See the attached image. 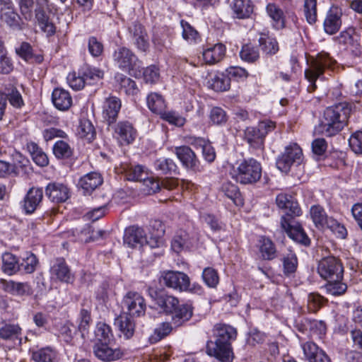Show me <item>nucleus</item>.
<instances>
[{
  "instance_id": "nucleus-1",
  "label": "nucleus",
  "mask_w": 362,
  "mask_h": 362,
  "mask_svg": "<svg viewBox=\"0 0 362 362\" xmlns=\"http://www.w3.org/2000/svg\"><path fill=\"white\" fill-rule=\"evenodd\" d=\"M215 340L206 342V353L221 362H232L233 358L231 341L237 337V330L224 323H217L213 328Z\"/></svg>"
},
{
  "instance_id": "nucleus-2",
  "label": "nucleus",
  "mask_w": 362,
  "mask_h": 362,
  "mask_svg": "<svg viewBox=\"0 0 362 362\" xmlns=\"http://www.w3.org/2000/svg\"><path fill=\"white\" fill-rule=\"evenodd\" d=\"M154 301L163 313L171 315L175 327L184 325L193 315L192 305L189 303L180 304L179 299L173 295L165 292L156 293Z\"/></svg>"
},
{
  "instance_id": "nucleus-3",
  "label": "nucleus",
  "mask_w": 362,
  "mask_h": 362,
  "mask_svg": "<svg viewBox=\"0 0 362 362\" xmlns=\"http://www.w3.org/2000/svg\"><path fill=\"white\" fill-rule=\"evenodd\" d=\"M351 112V105L346 102L327 107L318 131L326 136L337 135L347 125Z\"/></svg>"
},
{
  "instance_id": "nucleus-4",
  "label": "nucleus",
  "mask_w": 362,
  "mask_h": 362,
  "mask_svg": "<svg viewBox=\"0 0 362 362\" xmlns=\"http://www.w3.org/2000/svg\"><path fill=\"white\" fill-rule=\"evenodd\" d=\"M262 168L256 159L243 160L230 173L233 179L242 185H253L262 177Z\"/></svg>"
},
{
  "instance_id": "nucleus-5",
  "label": "nucleus",
  "mask_w": 362,
  "mask_h": 362,
  "mask_svg": "<svg viewBox=\"0 0 362 362\" xmlns=\"http://www.w3.org/2000/svg\"><path fill=\"white\" fill-rule=\"evenodd\" d=\"M336 63L329 54L325 52L319 53L310 64V66L305 71V77L310 82L308 89L309 92H313L316 90V81L317 78H323L324 72L326 69H332Z\"/></svg>"
},
{
  "instance_id": "nucleus-6",
  "label": "nucleus",
  "mask_w": 362,
  "mask_h": 362,
  "mask_svg": "<svg viewBox=\"0 0 362 362\" xmlns=\"http://www.w3.org/2000/svg\"><path fill=\"white\" fill-rule=\"evenodd\" d=\"M303 160V151L297 144L287 146L284 151L276 158L277 168L283 173H288L293 165H300Z\"/></svg>"
},
{
  "instance_id": "nucleus-7",
  "label": "nucleus",
  "mask_w": 362,
  "mask_h": 362,
  "mask_svg": "<svg viewBox=\"0 0 362 362\" xmlns=\"http://www.w3.org/2000/svg\"><path fill=\"white\" fill-rule=\"evenodd\" d=\"M317 273L325 280L342 279L344 268L341 261L334 256L321 259L317 264Z\"/></svg>"
},
{
  "instance_id": "nucleus-8",
  "label": "nucleus",
  "mask_w": 362,
  "mask_h": 362,
  "mask_svg": "<svg viewBox=\"0 0 362 362\" xmlns=\"http://www.w3.org/2000/svg\"><path fill=\"white\" fill-rule=\"evenodd\" d=\"M160 283L168 288L183 292L189 289V277L182 272L164 271L160 276Z\"/></svg>"
},
{
  "instance_id": "nucleus-9",
  "label": "nucleus",
  "mask_w": 362,
  "mask_h": 362,
  "mask_svg": "<svg viewBox=\"0 0 362 362\" xmlns=\"http://www.w3.org/2000/svg\"><path fill=\"white\" fill-rule=\"evenodd\" d=\"M280 226L291 239L305 246L310 245V238L302 226L295 218L288 219L286 216H281Z\"/></svg>"
},
{
  "instance_id": "nucleus-10",
  "label": "nucleus",
  "mask_w": 362,
  "mask_h": 362,
  "mask_svg": "<svg viewBox=\"0 0 362 362\" xmlns=\"http://www.w3.org/2000/svg\"><path fill=\"white\" fill-rule=\"evenodd\" d=\"M123 307L127 310V315L139 317L144 316L146 310V303L142 295L136 291H128L122 300Z\"/></svg>"
},
{
  "instance_id": "nucleus-11",
  "label": "nucleus",
  "mask_w": 362,
  "mask_h": 362,
  "mask_svg": "<svg viewBox=\"0 0 362 362\" xmlns=\"http://www.w3.org/2000/svg\"><path fill=\"white\" fill-rule=\"evenodd\" d=\"M112 59L119 69L129 73L140 62L134 52L126 47H119L115 49Z\"/></svg>"
},
{
  "instance_id": "nucleus-12",
  "label": "nucleus",
  "mask_w": 362,
  "mask_h": 362,
  "mask_svg": "<svg viewBox=\"0 0 362 362\" xmlns=\"http://www.w3.org/2000/svg\"><path fill=\"white\" fill-rule=\"evenodd\" d=\"M129 37L133 45L141 52H146L149 49L148 33L139 22H133L128 28Z\"/></svg>"
},
{
  "instance_id": "nucleus-13",
  "label": "nucleus",
  "mask_w": 362,
  "mask_h": 362,
  "mask_svg": "<svg viewBox=\"0 0 362 362\" xmlns=\"http://www.w3.org/2000/svg\"><path fill=\"white\" fill-rule=\"evenodd\" d=\"M149 236L141 227L132 226L126 228L124 235V244L132 248L148 245Z\"/></svg>"
},
{
  "instance_id": "nucleus-14",
  "label": "nucleus",
  "mask_w": 362,
  "mask_h": 362,
  "mask_svg": "<svg viewBox=\"0 0 362 362\" xmlns=\"http://www.w3.org/2000/svg\"><path fill=\"white\" fill-rule=\"evenodd\" d=\"M276 203L279 209L285 211V214L282 216H286L288 219L295 218L302 214V210L298 202L290 194L284 193L278 194Z\"/></svg>"
},
{
  "instance_id": "nucleus-15",
  "label": "nucleus",
  "mask_w": 362,
  "mask_h": 362,
  "mask_svg": "<svg viewBox=\"0 0 362 362\" xmlns=\"http://www.w3.org/2000/svg\"><path fill=\"white\" fill-rule=\"evenodd\" d=\"M109 342H97L93 347L95 356L105 362H111L121 358L124 356V351L120 348H112Z\"/></svg>"
},
{
  "instance_id": "nucleus-16",
  "label": "nucleus",
  "mask_w": 362,
  "mask_h": 362,
  "mask_svg": "<svg viewBox=\"0 0 362 362\" xmlns=\"http://www.w3.org/2000/svg\"><path fill=\"white\" fill-rule=\"evenodd\" d=\"M175 154L183 167L194 172H200L202 165L195 153L187 146L175 148Z\"/></svg>"
},
{
  "instance_id": "nucleus-17",
  "label": "nucleus",
  "mask_w": 362,
  "mask_h": 362,
  "mask_svg": "<svg viewBox=\"0 0 362 362\" xmlns=\"http://www.w3.org/2000/svg\"><path fill=\"white\" fill-rule=\"evenodd\" d=\"M113 136L121 145L132 144L136 137V130L128 121H121L114 126Z\"/></svg>"
},
{
  "instance_id": "nucleus-18",
  "label": "nucleus",
  "mask_w": 362,
  "mask_h": 362,
  "mask_svg": "<svg viewBox=\"0 0 362 362\" xmlns=\"http://www.w3.org/2000/svg\"><path fill=\"white\" fill-rule=\"evenodd\" d=\"M45 194L54 203H64L71 195L69 187L62 182H53L45 187Z\"/></svg>"
},
{
  "instance_id": "nucleus-19",
  "label": "nucleus",
  "mask_w": 362,
  "mask_h": 362,
  "mask_svg": "<svg viewBox=\"0 0 362 362\" xmlns=\"http://www.w3.org/2000/svg\"><path fill=\"white\" fill-rule=\"evenodd\" d=\"M50 275L52 279L69 284L74 281V276L64 258L55 259L50 267Z\"/></svg>"
},
{
  "instance_id": "nucleus-20",
  "label": "nucleus",
  "mask_w": 362,
  "mask_h": 362,
  "mask_svg": "<svg viewBox=\"0 0 362 362\" xmlns=\"http://www.w3.org/2000/svg\"><path fill=\"white\" fill-rule=\"evenodd\" d=\"M43 199L42 187H33L26 193L23 202L22 208L26 214H32L40 206Z\"/></svg>"
},
{
  "instance_id": "nucleus-21",
  "label": "nucleus",
  "mask_w": 362,
  "mask_h": 362,
  "mask_svg": "<svg viewBox=\"0 0 362 362\" xmlns=\"http://www.w3.org/2000/svg\"><path fill=\"white\" fill-rule=\"evenodd\" d=\"M1 289L13 296H23L33 294V289L28 282H18L13 280L0 279Z\"/></svg>"
},
{
  "instance_id": "nucleus-22",
  "label": "nucleus",
  "mask_w": 362,
  "mask_h": 362,
  "mask_svg": "<svg viewBox=\"0 0 362 362\" xmlns=\"http://www.w3.org/2000/svg\"><path fill=\"white\" fill-rule=\"evenodd\" d=\"M121 106L120 99L115 96H110L105 99L102 114L103 119L109 125L116 122Z\"/></svg>"
},
{
  "instance_id": "nucleus-23",
  "label": "nucleus",
  "mask_w": 362,
  "mask_h": 362,
  "mask_svg": "<svg viewBox=\"0 0 362 362\" xmlns=\"http://www.w3.org/2000/svg\"><path fill=\"white\" fill-rule=\"evenodd\" d=\"M341 10L338 7H332L327 13L323 23L324 30L329 35L335 34L341 25Z\"/></svg>"
},
{
  "instance_id": "nucleus-24",
  "label": "nucleus",
  "mask_w": 362,
  "mask_h": 362,
  "mask_svg": "<svg viewBox=\"0 0 362 362\" xmlns=\"http://www.w3.org/2000/svg\"><path fill=\"white\" fill-rule=\"evenodd\" d=\"M303 354L309 362H331L329 357L317 344L307 341L302 345Z\"/></svg>"
},
{
  "instance_id": "nucleus-25",
  "label": "nucleus",
  "mask_w": 362,
  "mask_h": 362,
  "mask_svg": "<svg viewBox=\"0 0 362 362\" xmlns=\"http://www.w3.org/2000/svg\"><path fill=\"white\" fill-rule=\"evenodd\" d=\"M36 23L47 37H52L57 32V27L42 8L35 9Z\"/></svg>"
},
{
  "instance_id": "nucleus-26",
  "label": "nucleus",
  "mask_w": 362,
  "mask_h": 362,
  "mask_svg": "<svg viewBox=\"0 0 362 362\" xmlns=\"http://www.w3.org/2000/svg\"><path fill=\"white\" fill-rule=\"evenodd\" d=\"M165 233V227L159 220L152 221L148 228L149 242L151 248H158L163 245V236Z\"/></svg>"
},
{
  "instance_id": "nucleus-27",
  "label": "nucleus",
  "mask_w": 362,
  "mask_h": 362,
  "mask_svg": "<svg viewBox=\"0 0 362 362\" xmlns=\"http://www.w3.org/2000/svg\"><path fill=\"white\" fill-rule=\"evenodd\" d=\"M103 182L101 175L96 172L87 173L81 177L78 181L79 187L85 194H90Z\"/></svg>"
},
{
  "instance_id": "nucleus-28",
  "label": "nucleus",
  "mask_w": 362,
  "mask_h": 362,
  "mask_svg": "<svg viewBox=\"0 0 362 362\" xmlns=\"http://www.w3.org/2000/svg\"><path fill=\"white\" fill-rule=\"evenodd\" d=\"M230 7L233 16L238 19L250 18L254 11V4L251 0H233Z\"/></svg>"
},
{
  "instance_id": "nucleus-29",
  "label": "nucleus",
  "mask_w": 362,
  "mask_h": 362,
  "mask_svg": "<svg viewBox=\"0 0 362 362\" xmlns=\"http://www.w3.org/2000/svg\"><path fill=\"white\" fill-rule=\"evenodd\" d=\"M52 100L54 107L62 111L69 110L72 105V98L69 91L60 88L54 89Z\"/></svg>"
},
{
  "instance_id": "nucleus-30",
  "label": "nucleus",
  "mask_w": 362,
  "mask_h": 362,
  "mask_svg": "<svg viewBox=\"0 0 362 362\" xmlns=\"http://www.w3.org/2000/svg\"><path fill=\"white\" fill-rule=\"evenodd\" d=\"M127 314H122L115 319V325L118 327L119 336L129 339L132 337L135 332V323Z\"/></svg>"
},
{
  "instance_id": "nucleus-31",
  "label": "nucleus",
  "mask_w": 362,
  "mask_h": 362,
  "mask_svg": "<svg viewBox=\"0 0 362 362\" xmlns=\"http://www.w3.org/2000/svg\"><path fill=\"white\" fill-rule=\"evenodd\" d=\"M310 214L314 225L318 229L327 228L329 225V221L333 219V218L327 216L325 209L319 204L310 207Z\"/></svg>"
},
{
  "instance_id": "nucleus-32",
  "label": "nucleus",
  "mask_w": 362,
  "mask_h": 362,
  "mask_svg": "<svg viewBox=\"0 0 362 362\" xmlns=\"http://www.w3.org/2000/svg\"><path fill=\"white\" fill-rule=\"evenodd\" d=\"M226 54V47L221 43H217L208 47L203 52V59L206 64H214L221 61Z\"/></svg>"
},
{
  "instance_id": "nucleus-33",
  "label": "nucleus",
  "mask_w": 362,
  "mask_h": 362,
  "mask_svg": "<svg viewBox=\"0 0 362 362\" xmlns=\"http://www.w3.org/2000/svg\"><path fill=\"white\" fill-rule=\"evenodd\" d=\"M220 192L227 198L230 199L235 206H243L244 199L238 187L235 184H233L230 182H223L220 188Z\"/></svg>"
},
{
  "instance_id": "nucleus-34",
  "label": "nucleus",
  "mask_w": 362,
  "mask_h": 362,
  "mask_svg": "<svg viewBox=\"0 0 362 362\" xmlns=\"http://www.w3.org/2000/svg\"><path fill=\"white\" fill-rule=\"evenodd\" d=\"M266 11L272 18L275 28L279 30L285 27L286 16L279 6L274 3H269L266 7Z\"/></svg>"
},
{
  "instance_id": "nucleus-35",
  "label": "nucleus",
  "mask_w": 362,
  "mask_h": 362,
  "mask_svg": "<svg viewBox=\"0 0 362 362\" xmlns=\"http://www.w3.org/2000/svg\"><path fill=\"white\" fill-rule=\"evenodd\" d=\"M1 269L8 275H13L21 271L19 260L16 255L11 252H4L1 257Z\"/></svg>"
},
{
  "instance_id": "nucleus-36",
  "label": "nucleus",
  "mask_w": 362,
  "mask_h": 362,
  "mask_svg": "<svg viewBox=\"0 0 362 362\" xmlns=\"http://www.w3.org/2000/svg\"><path fill=\"white\" fill-rule=\"evenodd\" d=\"M192 245V242L189 235L183 230L177 231L171 242L172 249L177 253L189 248Z\"/></svg>"
},
{
  "instance_id": "nucleus-37",
  "label": "nucleus",
  "mask_w": 362,
  "mask_h": 362,
  "mask_svg": "<svg viewBox=\"0 0 362 362\" xmlns=\"http://www.w3.org/2000/svg\"><path fill=\"white\" fill-rule=\"evenodd\" d=\"M257 127H248L244 131V140L253 148H262L264 139Z\"/></svg>"
},
{
  "instance_id": "nucleus-38",
  "label": "nucleus",
  "mask_w": 362,
  "mask_h": 362,
  "mask_svg": "<svg viewBox=\"0 0 362 362\" xmlns=\"http://www.w3.org/2000/svg\"><path fill=\"white\" fill-rule=\"evenodd\" d=\"M117 86L127 95H136L139 92L136 82L127 76L117 73L115 76Z\"/></svg>"
},
{
  "instance_id": "nucleus-39",
  "label": "nucleus",
  "mask_w": 362,
  "mask_h": 362,
  "mask_svg": "<svg viewBox=\"0 0 362 362\" xmlns=\"http://www.w3.org/2000/svg\"><path fill=\"white\" fill-rule=\"evenodd\" d=\"M0 18L3 23H5L9 27L13 29H21V18L15 12L13 6L10 7H1Z\"/></svg>"
},
{
  "instance_id": "nucleus-40",
  "label": "nucleus",
  "mask_w": 362,
  "mask_h": 362,
  "mask_svg": "<svg viewBox=\"0 0 362 362\" xmlns=\"http://www.w3.org/2000/svg\"><path fill=\"white\" fill-rule=\"evenodd\" d=\"M146 103L148 109L154 114L159 115L166 109V104L163 97L155 92L149 93L146 97Z\"/></svg>"
},
{
  "instance_id": "nucleus-41",
  "label": "nucleus",
  "mask_w": 362,
  "mask_h": 362,
  "mask_svg": "<svg viewBox=\"0 0 362 362\" xmlns=\"http://www.w3.org/2000/svg\"><path fill=\"white\" fill-rule=\"evenodd\" d=\"M76 134L78 137L88 143L93 141L96 136L95 129L92 122L88 119H83L80 121Z\"/></svg>"
},
{
  "instance_id": "nucleus-42",
  "label": "nucleus",
  "mask_w": 362,
  "mask_h": 362,
  "mask_svg": "<svg viewBox=\"0 0 362 362\" xmlns=\"http://www.w3.org/2000/svg\"><path fill=\"white\" fill-rule=\"evenodd\" d=\"M259 250L262 259L272 260L276 257V249L274 243L268 238L261 237L259 240Z\"/></svg>"
},
{
  "instance_id": "nucleus-43",
  "label": "nucleus",
  "mask_w": 362,
  "mask_h": 362,
  "mask_svg": "<svg viewBox=\"0 0 362 362\" xmlns=\"http://www.w3.org/2000/svg\"><path fill=\"white\" fill-rule=\"evenodd\" d=\"M80 74H82L86 84L92 85L100 81L104 76V72L95 67L84 65L80 69Z\"/></svg>"
},
{
  "instance_id": "nucleus-44",
  "label": "nucleus",
  "mask_w": 362,
  "mask_h": 362,
  "mask_svg": "<svg viewBox=\"0 0 362 362\" xmlns=\"http://www.w3.org/2000/svg\"><path fill=\"white\" fill-rule=\"evenodd\" d=\"M27 148L30 152L33 161L39 166L45 167L49 163V159L47 154L42 151L38 145L34 142L27 144Z\"/></svg>"
},
{
  "instance_id": "nucleus-45",
  "label": "nucleus",
  "mask_w": 362,
  "mask_h": 362,
  "mask_svg": "<svg viewBox=\"0 0 362 362\" xmlns=\"http://www.w3.org/2000/svg\"><path fill=\"white\" fill-rule=\"evenodd\" d=\"M258 42L262 52L266 54L273 55L279 51L278 42L271 36L261 34Z\"/></svg>"
},
{
  "instance_id": "nucleus-46",
  "label": "nucleus",
  "mask_w": 362,
  "mask_h": 362,
  "mask_svg": "<svg viewBox=\"0 0 362 362\" xmlns=\"http://www.w3.org/2000/svg\"><path fill=\"white\" fill-rule=\"evenodd\" d=\"M21 271L25 274H33L39 265V260L37 256L31 252H26L22 257L21 262L19 263Z\"/></svg>"
},
{
  "instance_id": "nucleus-47",
  "label": "nucleus",
  "mask_w": 362,
  "mask_h": 362,
  "mask_svg": "<svg viewBox=\"0 0 362 362\" xmlns=\"http://www.w3.org/2000/svg\"><path fill=\"white\" fill-rule=\"evenodd\" d=\"M4 94L6 97V100H8L13 107L21 108L24 105L21 93L14 86L9 85L6 86Z\"/></svg>"
},
{
  "instance_id": "nucleus-48",
  "label": "nucleus",
  "mask_w": 362,
  "mask_h": 362,
  "mask_svg": "<svg viewBox=\"0 0 362 362\" xmlns=\"http://www.w3.org/2000/svg\"><path fill=\"white\" fill-rule=\"evenodd\" d=\"M31 354V358L35 362H53L56 357L55 351L49 346L33 350Z\"/></svg>"
},
{
  "instance_id": "nucleus-49",
  "label": "nucleus",
  "mask_w": 362,
  "mask_h": 362,
  "mask_svg": "<svg viewBox=\"0 0 362 362\" xmlns=\"http://www.w3.org/2000/svg\"><path fill=\"white\" fill-rule=\"evenodd\" d=\"M240 57L246 62L254 63L259 58V49L250 43L245 44L241 48Z\"/></svg>"
},
{
  "instance_id": "nucleus-50",
  "label": "nucleus",
  "mask_w": 362,
  "mask_h": 362,
  "mask_svg": "<svg viewBox=\"0 0 362 362\" xmlns=\"http://www.w3.org/2000/svg\"><path fill=\"white\" fill-rule=\"evenodd\" d=\"M210 86L216 91H226L230 87V78L226 73H218L211 78Z\"/></svg>"
},
{
  "instance_id": "nucleus-51",
  "label": "nucleus",
  "mask_w": 362,
  "mask_h": 362,
  "mask_svg": "<svg viewBox=\"0 0 362 362\" xmlns=\"http://www.w3.org/2000/svg\"><path fill=\"white\" fill-rule=\"evenodd\" d=\"M53 153L59 159H66L73 155V148L64 141L59 140L53 146Z\"/></svg>"
},
{
  "instance_id": "nucleus-52",
  "label": "nucleus",
  "mask_w": 362,
  "mask_h": 362,
  "mask_svg": "<svg viewBox=\"0 0 362 362\" xmlns=\"http://www.w3.org/2000/svg\"><path fill=\"white\" fill-rule=\"evenodd\" d=\"M147 172L142 165H130L124 170V175L128 180L141 182L147 175Z\"/></svg>"
},
{
  "instance_id": "nucleus-53",
  "label": "nucleus",
  "mask_w": 362,
  "mask_h": 362,
  "mask_svg": "<svg viewBox=\"0 0 362 362\" xmlns=\"http://www.w3.org/2000/svg\"><path fill=\"white\" fill-rule=\"evenodd\" d=\"M172 322H164L158 325L154 329L153 334L150 337L151 343H156L167 337L173 330Z\"/></svg>"
},
{
  "instance_id": "nucleus-54",
  "label": "nucleus",
  "mask_w": 362,
  "mask_h": 362,
  "mask_svg": "<svg viewBox=\"0 0 362 362\" xmlns=\"http://www.w3.org/2000/svg\"><path fill=\"white\" fill-rule=\"evenodd\" d=\"M317 0H305L303 13L306 21L313 25L317 21Z\"/></svg>"
},
{
  "instance_id": "nucleus-55",
  "label": "nucleus",
  "mask_w": 362,
  "mask_h": 362,
  "mask_svg": "<svg viewBox=\"0 0 362 362\" xmlns=\"http://www.w3.org/2000/svg\"><path fill=\"white\" fill-rule=\"evenodd\" d=\"M95 334L98 342H110L113 337L111 327L102 322L97 323Z\"/></svg>"
},
{
  "instance_id": "nucleus-56",
  "label": "nucleus",
  "mask_w": 362,
  "mask_h": 362,
  "mask_svg": "<svg viewBox=\"0 0 362 362\" xmlns=\"http://www.w3.org/2000/svg\"><path fill=\"white\" fill-rule=\"evenodd\" d=\"M342 279H329L326 284L327 293L334 296H341L347 290V285L341 281Z\"/></svg>"
},
{
  "instance_id": "nucleus-57",
  "label": "nucleus",
  "mask_w": 362,
  "mask_h": 362,
  "mask_svg": "<svg viewBox=\"0 0 362 362\" xmlns=\"http://www.w3.org/2000/svg\"><path fill=\"white\" fill-rule=\"evenodd\" d=\"M156 169L163 174H177V166L170 158H160L155 162Z\"/></svg>"
},
{
  "instance_id": "nucleus-58",
  "label": "nucleus",
  "mask_w": 362,
  "mask_h": 362,
  "mask_svg": "<svg viewBox=\"0 0 362 362\" xmlns=\"http://www.w3.org/2000/svg\"><path fill=\"white\" fill-rule=\"evenodd\" d=\"M102 230H97V235H94V229L89 225H86L84 228L78 233V240L81 243H88L94 241L102 238L103 235Z\"/></svg>"
},
{
  "instance_id": "nucleus-59",
  "label": "nucleus",
  "mask_w": 362,
  "mask_h": 362,
  "mask_svg": "<svg viewBox=\"0 0 362 362\" xmlns=\"http://www.w3.org/2000/svg\"><path fill=\"white\" fill-rule=\"evenodd\" d=\"M284 273L286 276H289L296 272L298 267V258L296 255L290 251L283 257Z\"/></svg>"
},
{
  "instance_id": "nucleus-60",
  "label": "nucleus",
  "mask_w": 362,
  "mask_h": 362,
  "mask_svg": "<svg viewBox=\"0 0 362 362\" xmlns=\"http://www.w3.org/2000/svg\"><path fill=\"white\" fill-rule=\"evenodd\" d=\"M21 333V329L17 325L6 324L0 327V338L4 340L17 339Z\"/></svg>"
},
{
  "instance_id": "nucleus-61",
  "label": "nucleus",
  "mask_w": 362,
  "mask_h": 362,
  "mask_svg": "<svg viewBox=\"0 0 362 362\" xmlns=\"http://www.w3.org/2000/svg\"><path fill=\"white\" fill-rule=\"evenodd\" d=\"M210 122L214 125H223L228 121L226 112L219 107H214L209 113Z\"/></svg>"
},
{
  "instance_id": "nucleus-62",
  "label": "nucleus",
  "mask_w": 362,
  "mask_h": 362,
  "mask_svg": "<svg viewBox=\"0 0 362 362\" xmlns=\"http://www.w3.org/2000/svg\"><path fill=\"white\" fill-rule=\"evenodd\" d=\"M202 279L206 285L210 288H216L219 282L218 272L212 267H206L203 270Z\"/></svg>"
},
{
  "instance_id": "nucleus-63",
  "label": "nucleus",
  "mask_w": 362,
  "mask_h": 362,
  "mask_svg": "<svg viewBox=\"0 0 362 362\" xmlns=\"http://www.w3.org/2000/svg\"><path fill=\"white\" fill-rule=\"evenodd\" d=\"M16 54L25 62H33L35 56L31 45L26 42H23L21 45L16 48Z\"/></svg>"
},
{
  "instance_id": "nucleus-64",
  "label": "nucleus",
  "mask_w": 362,
  "mask_h": 362,
  "mask_svg": "<svg viewBox=\"0 0 362 362\" xmlns=\"http://www.w3.org/2000/svg\"><path fill=\"white\" fill-rule=\"evenodd\" d=\"M349 144L356 154L362 155V131L353 133L349 139Z\"/></svg>"
}]
</instances>
